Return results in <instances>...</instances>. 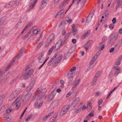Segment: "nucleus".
<instances>
[{
  "label": "nucleus",
  "mask_w": 122,
  "mask_h": 122,
  "mask_svg": "<svg viewBox=\"0 0 122 122\" xmlns=\"http://www.w3.org/2000/svg\"><path fill=\"white\" fill-rule=\"evenodd\" d=\"M97 53L94 56L93 58L90 61V66L88 67V70L94 67L95 66V64L94 63V62L95 60L97 59L98 56V55H97Z\"/></svg>",
  "instance_id": "nucleus-2"
},
{
  "label": "nucleus",
  "mask_w": 122,
  "mask_h": 122,
  "mask_svg": "<svg viewBox=\"0 0 122 122\" xmlns=\"http://www.w3.org/2000/svg\"><path fill=\"white\" fill-rule=\"evenodd\" d=\"M104 15L106 17H108V13L107 12V10L105 12Z\"/></svg>",
  "instance_id": "nucleus-58"
},
{
  "label": "nucleus",
  "mask_w": 122,
  "mask_h": 122,
  "mask_svg": "<svg viewBox=\"0 0 122 122\" xmlns=\"http://www.w3.org/2000/svg\"><path fill=\"white\" fill-rule=\"evenodd\" d=\"M44 54L41 53L40 54L38 58V61L40 63H42L43 61Z\"/></svg>",
  "instance_id": "nucleus-21"
},
{
  "label": "nucleus",
  "mask_w": 122,
  "mask_h": 122,
  "mask_svg": "<svg viewBox=\"0 0 122 122\" xmlns=\"http://www.w3.org/2000/svg\"><path fill=\"white\" fill-rule=\"evenodd\" d=\"M38 0H30L29 4L30 10L32 9Z\"/></svg>",
  "instance_id": "nucleus-12"
},
{
  "label": "nucleus",
  "mask_w": 122,
  "mask_h": 122,
  "mask_svg": "<svg viewBox=\"0 0 122 122\" xmlns=\"http://www.w3.org/2000/svg\"><path fill=\"white\" fill-rule=\"evenodd\" d=\"M73 74V72H69L67 74V77L69 78H72L73 77V76L72 75Z\"/></svg>",
  "instance_id": "nucleus-37"
},
{
  "label": "nucleus",
  "mask_w": 122,
  "mask_h": 122,
  "mask_svg": "<svg viewBox=\"0 0 122 122\" xmlns=\"http://www.w3.org/2000/svg\"><path fill=\"white\" fill-rule=\"evenodd\" d=\"M101 71H98L97 73L96 74L95 76L98 78L100 76L101 74Z\"/></svg>",
  "instance_id": "nucleus-38"
},
{
  "label": "nucleus",
  "mask_w": 122,
  "mask_h": 122,
  "mask_svg": "<svg viewBox=\"0 0 122 122\" xmlns=\"http://www.w3.org/2000/svg\"><path fill=\"white\" fill-rule=\"evenodd\" d=\"M32 32L33 34L35 35L39 34L41 32L40 30L39 29H35L34 28H32Z\"/></svg>",
  "instance_id": "nucleus-19"
},
{
  "label": "nucleus",
  "mask_w": 122,
  "mask_h": 122,
  "mask_svg": "<svg viewBox=\"0 0 122 122\" xmlns=\"http://www.w3.org/2000/svg\"><path fill=\"white\" fill-rule=\"evenodd\" d=\"M54 37L55 35L54 34H51L50 36L47 40V42L45 45L46 47L48 46L49 44L54 40Z\"/></svg>",
  "instance_id": "nucleus-6"
},
{
  "label": "nucleus",
  "mask_w": 122,
  "mask_h": 122,
  "mask_svg": "<svg viewBox=\"0 0 122 122\" xmlns=\"http://www.w3.org/2000/svg\"><path fill=\"white\" fill-rule=\"evenodd\" d=\"M25 51V48H22L21 49L20 51V52L18 55H19V56H18V58H19L23 54L24 52V51Z\"/></svg>",
  "instance_id": "nucleus-28"
},
{
  "label": "nucleus",
  "mask_w": 122,
  "mask_h": 122,
  "mask_svg": "<svg viewBox=\"0 0 122 122\" xmlns=\"http://www.w3.org/2000/svg\"><path fill=\"white\" fill-rule=\"evenodd\" d=\"M112 21L113 24H115L116 22V18H114L112 20Z\"/></svg>",
  "instance_id": "nucleus-53"
},
{
  "label": "nucleus",
  "mask_w": 122,
  "mask_h": 122,
  "mask_svg": "<svg viewBox=\"0 0 122 122\" xmlns=\"http://www.w3.org/2000/svg\"><path fill=\"white\" fill-rule=\"evenodd\" d=\"M9 3H10V6L11 7L12 6H14L15 5H18L19 3V2L14 1L11 2Z\"/></svg>",
  "instance_id": "nucleus-29"
},
{
  "label": "nucleus",
  "mask_w": 122,
  "mask_h": 122,
  "mask_svg": "<svg viewBox=\"0 0 122 122\" xmlns=\"http://www.w3.org/2000/svg\"><path fill=\"white\" fill-rule=\"evenodd\" d=\"M36 80L35 79L33 80L31 82L29 85L27 86L26 89V91L27 92H30L33 88V86L35 84Z\"/></svg>",
  "instance_id": "nucleus-8"
},
{
  "label": "nucleus",
  "mask_w": 122,
  "mask_h": 122,
  "mask_svg": "<svg viewBox=\"0 0 122 122\" xmlns=\"http://www.w3.org/2000/svg\"><path fill=\"white\" fill-rule=\"evenodd\" d=\"M58 114V113H56L52 117H53L52 118V119L54 121L56 119V118Z\"/></svg>",
  "instance_id": "nucleus-43"
},
{
  "label": "nucleus",
  "mask_w": 122,
  "mask_h": 122,
  "mask_svg": "<svg viewBox=\"0 0 122 122\" xmlns=\"http://www.w3.org/2000/svg\"><path fill=\"white\" fill-rule=\"evenodd\" d=\"M28 36V34H26L25 36H23L22 37V39L23 40L25 39L26 38H27Z\"/></svg>",
  "instance_id": "nucleus-55"
},
{
  "label": "nucleus",
  "mask_w": 122,
  "mask_h": 122,
  "mask_svg": "<svg viewBox=\"0 0 122 122\" xmlns=\"http://www.w3.org/2000/svg\"><path fill=\"white\" fill-rule=\"evenodd\" d=\"M81 111L79 108H78V109H76L74 113L76 114H77L80 112V111Z\"/></svg>",
  "instance_id": "nucleus-44"
},
{
  "label": "nucleus",
  "mask_w": 122,
  "mask_h": 122,
  "mask_svg": "<svg viewBox=\"0 0 122 122\" xmlns=\"http://www.w3.org/2000/svg\"><path fill=\"white\" fill-rule=\"evenodd\" d=\"M100 92H95V96H98L100 94Z\"/></svg>",
  "instance_id": "nucleus-57"
},
{
  "label": "nucleus",
  "mask_w": 122,
  "mask_h": 122,
  "mask_svg": "<svg viewBox=\"0 0 122 122\" xmlns=\"http://www.w3.org/2000/svg\"><path fill=\"white\" fill-rule=\"evenodd\" d=\"M87 37V36L85 34H84L82 36L81 38L82 39H84L85 38Z\"/></svg>",
  "instance_id": "nucleus-56"
},
{
  "label": "nucleus",
  "mask_w": 122,
  "mask_h": 122,
  "mask_svg": "<svg viewBox=\"0 0 122 122\" xmlns=\"http://www.w3.org/2000/svg\"><path fill=\"white\" fill-rule=\"evenodd\" d=\"M54 112H51L49 113L48 115L46 116V118H48L51 117L54 113Z\"/></svg>",
  "instance_id": "nucleus-39"
},
{
  "label": "nucleus",
  "mask_w": 122,
  "mask_h": 122,
  "mask_svg": "<svg viewBox=\"0 0 122 122\" xmlns=\"http://www.w3.org/2000/svg\"><path fill=\"white\" fill-rule=\"evenodd\" d=\"M113 73L112 72H110L109 75V76L110 77H111L112 76Z\"/></svg>",
  "instance_id": "nucleus-62"
},
{
  "label": "nucleus",
  "mask_w": 122,
  "mask_h": 122,
  "mask_svg": "<svg viewBox=\"0 0 122 122\" xmlns=\"http://www.w3.org/2000/svg\"><path fill=\"white\" fill-rule=\"evenodd\" d=\"M4 30V28L3 27H1L0 28V32L1 33H2Z\"/></svg>",
  "instance_id": "nucleus-54"
},
{
  "label": "nucleus",
  "mask_w": 122,
  "mask_h": 122,
  "mask_svg": "<svg viewBox=\"0 0 122 122\" xmlns=\"http://www.w3.org/2000/svg\"><path fill=\"white\" fill-rule=\"evenodd\" d=\"M62 40L61 39H60L56 43L55 45L54 49L55 50H57L61 46L62 44Z\"/></svg>",
  "instance_id": "nucleus-11"
},
{
  "label": "nucleus",
  "mask_w": 122,
  "mask_h": 122,
  "mask_svg": "<svg viewBox=\"0 0 122 122\" xmlns=\"http://www.w3.org/2000/svg\"><path fill=\"white\" fill-rule=\"evenodd\" d=\"M42 89V86H41L37 90L38 95L35 105V107L38 109L40 108L43 103V101L41 99L44 97L45 93L46 91L45 88Z\"/></svg>",
  "instance_id": "nucleus-1"
},
{
  "label": "nucleus",
  "mask_w": 122,
  "mask_h": 122,
  "mask_svg": "<svg viewBox=\"0 0 122 122\" xmlns=\"http://www.w3.org/2000/svg\"><path fill=\"white\" fill-rule=\"evenodd\" d=\"M34 71L33 69H31L28 71L26 72L23 76L24 78L26 79L29 78L32 74Z\"/></svg>",
  "instance_id": "nucleus-5"
},
{
  "label": "nucleus",
  "mask_w": 122,
  "mask_h": 122,
  "mask_svg": "<svg viewBox=\"0 0 122 122\" xmlns=\"http://www.w3.org/2000/svg\"><path fill=\"white\" fill-rule=\"evenodd\" d=\"M81 81V79H79L78 80H77L76 81L75 83L73 85L72 87V89H74L75 88H76L77 85H78L80 81Z\"/></svg>",
  "instance_id": "nucleus-23"
},
{
  "label": "nucleus",
  "mask_w": 122,
  "mask_h": 122,
  "mask_svg": "<svg viewBox=\"0 0 122 122\" xmlns=\"http://www.w3.org/2000/svg\"><path fill=\"white\" fill-rule=\"evenodd\" d=\"M4 97L3 96V97L2 96H0V106H1L3 102V99ZM5 107L4 106H2L0 108V114L2 112L4 111L5 110Z\"/></svg>",
  "instance_id": "nucleus-10"
},
{
  "label": "nucleus",
  "mask_w": 122,
  "mask_h": 122,
  "mask_svg": "<svg viewBox=\"0 0 122 122\" xmlns=\"http://www.w3.org/2000/svg\"><path fill=\"white\" fill-rule=\"evenodd\" d=\"M6 20V18L5 16L3 17L0 18V21L1 24H3Z\"/></svg>",
  "instance_id": "nucleus-26"
},
{
  "label": "nucleus",
  "mask_w": 122,
  "mask_h": 122,
  "mask_svg": "<svg viewBox=\"0 0 122 122\" xmlns=\"http://www.w3.org/2000/svg\"><path fill=\"white\" fill-rule=\"evenodd\" d=\"M94 111H92L90 112L89 114V115L91 117L94 116Z\"/></svg>",
  "instance_id": "nucleus-46"
},
{
  "label": "nucleus",
  "mask_w": 122,
  "mask_h": 122,
  "mask_svg": "<svg viewBox=\"0 0 122 122\" xmlns=\"http://www.w3.org/2000/svg\"><path fill=\"white\" fill-rule=\"evenodd\" d=\"M80 100V98L79 97H78L76 98L72 102L71 104V106L74 107H75L79 103Z\"/></svg>",
  "instance_id": "nucleus-13"
},
{
  "label": "nucleus",
  "mask_w": 122,
  "mask_h": 122,
  "mask_svg": "<svg viewBox=\"0 0 122 122\" xmlns=\"http://www.w3.org/2000/svg\"><path fill=\"white\" fill-rule=\"evenodd\" d=\"M16 96L15 94H14L13 93V92L9 98V100L10 101H11L13 100Z\"/></svg>",
  "instance_id": "nucleus-30"
},
{
  "label": "nucleus",
  "mask_w": 122,
  "mask_h": 122,
  "mask_svg": "<svg viewBox=\"0 0 122 122\" xmlns=\"http://www.w3.org/2000/svg\"><path fill=\"white\" fill-rule=\"evenodd\" d=\"M12 109L11 108H9L7 109L6 111L7 113H9L12 111Z\"/></svg>",
  "instance_id": "nucleus-51"
},
{
  "label": "nucleus",
  "mask_w": 122,
  "mask_h": 122,
  "mask_svg": "<svg viewBox=\"0 0 122 122\" xmlns=\"http://www.w3.org/2000/svg\"><path fill=\"white\" fill-rule=\"evenodd\" d=\"M76 69V67H74L70 70V71L71 72H72V71H73L74 70H75Z\"/></svg>",
  "instance_id": "nucleus-61"
},
{
  "label": "nucleus",
  "mask_w": 122,
  "mask_h": 122,
  "mask_svg": "<svg viewBox=\"0 0 122 122\" xmlns=\"http://www.w3.org/2000/svg\"><path fill=\"white\" fill-rule=\"evenodd\" d=\"M114 76H117L119 73L120 71H114Z\"/></svg>",
  "instance_id": "nucleus-41"
},
{
  "label": "nucleus",
  "mask_w": 122,
  "mask_h": 122,
  "mask_svg": "<svg viewBox=\"0 0 122 122\" xmlns=\"http://www.w3.org/2000/svg\"><path fill=\"white\" fill-rule=\"evenodd\" d=\"M22 97V95L18 97L12 103V105L13 106H14L15 105H16L17 108H18L21 104L20 102V101Z\"/></svg>",
  "instance_id": "nucleus-3"
},
{
  "label": "nucleus",
  "mask_w": 122,
  "mask_h": 122,
  "mask_svg": "<svg viewBox=\"0 0 122 122\" xmlns=\"http://www.w3.org/2000/svg\"><path fill=\"white\" fill-rule=\"evenodd\" d=\"M19 55H18L16 56L11 61L9 64L8 66L6 67V70H8L9 68L11 67L15 64L14 62L15 61V60L17 58L18 59L19 58H18V56H19Z\"/></svg>",
  "instance_id": "nucleus-7"
},
{
  "label": "nucleus",
  "mask_w": 122,
  "mask_h": 122,
  "mask_svg": "<svg viewBox=\"0 0 122 122\" xmlns=\"http://www.w3.org/2000/svg\"><path fill=\"white\" fill-rule=\"evenodd\" d=\"M11 7L9 3L8 4L6 5L5 6V8L8 9L9 8Z\"/></svg>",
  "instance_id": "nucleus-45"
},
{
  "label": "nucleus",
  "mask_w": 122,
  "mask_h": 122,
  "mask_svg": "<svg viewBox=\"0 0 122 122\" xmlns=\"http://www.w3.org/2000/svg\"><path fill=\"white\" fill-rule=\"evenodd\" d=\"M71 92H69L66 95V97H68L71 94Z\"/></svg>",
  "instance_id": "nucleus-63"
},
{
  "label": "nucleus",
  "mask_w": 122,
  "mask_h": 122,
  "mask_svg": "<svg viewBox=\"0 0 122 122\" xmlns=\"http://www.w3.org/2000/svg\"><path fill=\"white\" fill-rule=\"evenodd\" d=\"M53 47L51 48L49 51V55H50V54H51V52L52 51L53 49Z\"/></svg>",
  "instance_id": "nucleus-59"
},
{
  "label": "nucleus",
  "mask_w": 122,
  "mask_h": 122,
  "mask_svg": "<svg viewBox=\"0 0 122 122\" xmlns=\"http://www.w3.org/2000/svg\"><path fill=\"white\" fill-rule=\"evenodd\" d=\"M118 34L117 33H115L113 34L111 38L110 39V41H114L116 40L118 38Z\"/></svg>",
  "instance_id": "nucleus-18"
},
{
  "label": "nucleus",
  "mask_w": 122,
  "mask_h": 122,
  "mask_svg": "<svg viewBox=\"0 0 122 122\" xmlns=\"http://www.w3.org/2000/svg\"><path fill=\"white\" fill-rule=\"evenodd\" d=\"M18 78V77H17L16 78H15V79H14L13 80H12L10 82V84H13V83L16 80V79H17Z\"/></svg>",
  "instance_id": "nucleus-52"
},
{
  "label": "nucleus",
  "mask_w": 122,
  "mask_h": 122,
  "mask_svg": "<svg viewBox=\"0 0 122 122\" xmlns=\"http://www.w3.org/2000/svg\"><path fill=\"white\" fill-rule=\"evenodd\" d=\"M31 26V25L30 23L28 24L23 29L22 31L21 32V33L22 34L26 30V29L27 28H29Z\"/></svg>",
  "instance_id": "nucleus-27"
},
{
  "label": "nucleus",
  "mask_w": 122,
  "mask_h": 122,
  "mask_svg": "<svg viewBox=\"0 0 122 122\" xmlns=\"http://www.w3.org/2000/svg\"><path fill=\"white\" fill-rule=\"evenodd\" d=\"M93 14H90L87 18L86 22H85V25H87L91 21L92 17H93Z\"/></svg>",
  "instance_id": "nucleus-17"
},
{
  "label": "nucleus",
  "mask_w": 122,
  "mask_h": 122,
  "mask_svg": "<svg viewBox=\"0 0 122 122\" xmlns=\"http://www.w3.org/2000/svg\"><path fill=\"white\" fill-rule=\"evenodd\" d=\"M57 55V53H56L54 54L53 56L51 58L50 61L48 62L47 65L48 66H50L52 64L53 60L56 57Z\"/></svg>",
  "instance_id": "nucleus-16"
},
{
  "label": "nucleus",
  "mask_w": 122,
  "mask_h": 122,
  "mask_svg": "<svg viewBox=\"0 0 122 122\" xmlns=\"http://www.w3.org/2000/svg\"><path fill=\"white\" fill-rule=\"evenodd\" d=\"M92 40L89 41L86 44V46L87 47H90L92 44Z\"/></svg>",
  "instance_id": "nucleus-34"
},
{
  "label": "nucleus",
  "mask_w": 122,
  "mask_h": 122,
  "mask_svg": "<svg viewBox=\"0 0 122 122\" xmlns=\"http://www.w3.org/2000/svg\"><path fill=\"white\" fill-rule=\"evenodd\" d=\"M114 69V71H120L121 69L117 66H114L113 67Z\"/></svg>",
  "instance_id": "nucleus-35"
},
{
  "label": "nucleus",
  "mask_w": 122,
  "mask_h": 122,
  "mask_svg": "<svg viewBox=\"0 0 122 122\" xmlns=\"http://www.w3.org/2000/svg\"><path fill=\"white\" fill-rule=\"evenodd\" d=\"M64 10H61L58 12L56 17L57 18H61L64 16Z\"/></svg>",
  "instance_id": "nucleus-14"
},
{
  "label": "nucleus",
  "mask_w": 122,
  "mask_h": 122,
  "mask_svg": "<svg viewBox=\"0 0 122 122\" xmlns=\"http://www.w3.org/2000/svg\"><path fill=\"white\" fill-rule=\"evenodd\" d=\"M92 104L91 102H89L87 105V108L88 111H90L92 107Z\"/></svg>",
  "instance_id": "nucleus-25"
},
{
  "label": "nucleus",
  "mask_w": 122,
  "mask_h": 122,
  "mask_svg": "<svg viewBox=\"0 0 122 122\" xmlns=\"http://www.w3.org/2000/svg\"><path fill=\"white\" fill-rule=\"evenodd\" d=\"M31 96V94L30 93L27 94L25 96V98L26 100H28L30 98Z\"/></svg>",
  "instance_id": "nucleus-33"
},
{
  "label": "nucleus",
  "mask_w": 122,
  "mask_h": 122,
  "mask_svg": "<svg viewBox=\"0 0 122 122\" xmlns=\"http://www.w3.org/2000/svg\"><path fill=\"white\" fill-rule=\"evenodd\" d=\"M90 31H88L86 32L85 33L86 35L87 36V37L90 34Z\"/></svg>",
  "instance_id": "nucleus-60"
},
{
  "label": "nucleus",
  "mask_w": 122,
  "mask_h": 122,
  "mask_svg": "<svg viewBox=\"0 0 122 122\" xmlns=\"http://www.w3.org/2000/svg\"><path fill=\"white\" fill-rule=\"evenodd\" d=\"M56 95V93L54 92V91H53L52 93L49 96L48 98L49 100H51L55 97Z\"/></svg>",
  "instance_id": "nucleus-22"
},
{
  "label": "nucleus",
  "mask_w": 122,
  "mask_h": 122,
  "mask_svg": "<svg viewBox=\"0 0 122 122\" xmlns=\"http://www.w3.org/2000/svg\"><path fill=\"white\" fill-rule=\"evenodd\" d=\"M48 3V2H47L44 0H43L42 2L41 5L40 6V8L42 9L45 7Z\"/></svg>",
  "instance_id": "nucleus-24"
},
{
  "label": "nucleus",
  "mask_w": 122,
  "mask_h": 122,
  "mask_svg": "<svg viewBox=\"0 0 122 122\" xmlns=\"http://www.w3.org/2000/svg\"><path fill=\"white\" fill-rule=\"evenodd\" d=\"M20 91L21 90L20 89L18 88L13 92V93L15 94L17 96L20 92Z\"/></svg>",
  "instance_id": "nucleus-31"
},
{
  "label": "nucleus",
  "mask_w": 122,
  "mask_h": 122,
  "mask_svg": "<svg viewBox=\"0 0 122 122\" xmlns=\"http://www.w3.org/2000/svg\"><path fill=\"white\" fill-rule=\"evenodd\" d=\"M107 38L106 36H104L102 38V41L103 42L107 40Z\"/></svg>",
  "instance_id": "nucleus-47"
},
{
  "label": "nucleus",
  "mask_w": 122,
  "mask_h": 122,
  "mask_svg": "<svg viewBox=\"0 0 122 122\" xmlns=\"http://www.w3.org/2000/svg\"><path fill=\"white\" fill-rule=\"evenodd\" d=\"M32 114L29 115L28 116L27 118L25 119V121L28 122L32 117Z\"/></svg>",
  "instance_id": "nucleus-36"
},
{
  "label": "nucleus",
  "mask_w": 122,
  "mask_h": 122,
  "mask_svg": "<svg viewBox=\"0 0 122 122\" xmlns=\"http://www.w3.org/2000/svg\"><path fill=\"white\" fill-rule=\"evenodd\" d=\"M11 117L8 115H5L3 117V119L6 122H11Z\"/></svg>",
  "instance_id": "nucleus-15"
},
{
  "label": "nucleus",
  "mask_w": 122,
  "mask_h": 122,
  "mask_svg": "<svg viewBox=\"0 0 122 122\" xmlns=\"http://www.w3.org/2000/svg\"><path fill=\"white\" fill-rule=\"evenodd\" d=\"M117 2L118 5H121L122 4V0H118Z\"/></svg>",
  "instance_id": "nucleus-48"
},
{
  "label": "nucleus",
  "mask_w": 122,
  "mask_h": 122,
  "mask_svg": "<svg viewBox=\"0 0 122 122\" xmlns=\"http://www.w3.org/2000/svg\"><path fill=\"white\" fill-rule=\"evenodd\" d=\"M76 39H73L72 40V41L73 43L75 44L76 43Z\"/></svg>",
  "instance_id": "nucleus-64"
},
{
  "label": "nucleus",
  "mask_w": 122,
  "mask_h": 122,
  "mask_svg": "<svg viewBox=\"0 0 122 122\" xmlns=\"http://www.w3.org/2000/svg\"><path fill=\"white\" fill-rule=\"evenodd\" d=\"M69 106L68 105L65 106L60 112V116H63L64 114H66L69 110Z\"/></svg>",
  "instance_id": "nucleus-4"
},
{
  "label": "nucleus",
  "mask_w": 122,
  "mask_h": 122,
  "mask_svg": "<svg viewBox=\"0 0 122 122\" xmlns=\"http://www.w3.org/2000/svg\"><path fill=\"white\" fill-rule=\"evenodd\" d=\"M103 102V101L102 99H100L98 101V105H100Z\"/></svg>",
  "instance_id": "nucleus-50"
},
{
  "label": "nucleus",
  "mask_w": 122,
  "mask_h": 122,
  "mask_svg": "<svg viewBox=\"0 0 122 122\" xmlns=\"http://www.w3.org/2000/svg\"><path fill=\"white\" fill-rule=\"evenodd\" d=\"M78 108H79L81 110L83 109H86V107L85 106V104L84 103H81L78 106Z\"/></svg>",
  "instance_id": "nucleus-20"
},
{
  "label": "nucleus",
  "mask_w": 122,
  "mask_h": 122,
  "mask_svg": "<svg viewBox=\"0 0 122 122\" xmlns=\"http://www.w3.org/2000/svg\"><path fill=\"white\" fill-rule=\"evenodd\" d=\"M77 31L76 29L75 28L73 29V33L74 36L77 33Z\"/></svg>",
  "instance_id": "nucleus-40"
},
{
  "label": "nucleus",
  "mask_w": 122,
  "mask_h": 122,
  "mask_svg": "<svg viewBox=\"0 0 122 122\" xmlns=\"http://www.w3.org/2000/svg\"><path fill=\"white\" fill-rule=\"evenodd\" d=\"M63 56L61 55H60L56 59V61H55L53 65V66L55 67L56 66L57 64L61 61Z\"/></svg>",
  "instance_id": "nucleus-9"
},
{
  "label": "nucleus",
  "mask_w": 122,
  "mask_h": 122,
  "mask_svg": "<svg viewBox=\"0 0 122 122\" xmlns=\"http://www.w3.org/2000/svg\"><path fill=\"white\" fill-rule=\"evenodd\" d=\"M98 78L97 77L95 76L94 78L93 79L92 82V84L93 85H95L96 82L97 81Z\"/></svg>",
  "instance_id": "nucleus-32"
},
{
  "label": "nucleus",
  "mask_w": 122,
  "mask_h": 122,
  "mask_svg": "<svg viewBox=\"0 0 122 122\" xmlns=\"http://www.w3.org/2000/svg\"><path fill=\"white\" fill-rule=\"evenodd\" d=\"M113 24H111L109 26V28L110 30H112L114 27Z\"/></svg>",
  "instance_id": "nucleus-49"
},
{
  "label": "nucleus",
  "mask_w": 122,
  "mask_h": 122,
  "mask_svg": "<svg viewBox=\"0 0 122 122\" xmlns=\"http://www.w3.org/2000/svg\"><path fill=\"white\" fill-rule=\"evenodd\" d=\"M87 0H83L82 1L81 3L80 6H83L85 4Z\"/></svg>",
  "instance_id": "nucleus-42"
}]
</instances>
